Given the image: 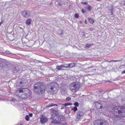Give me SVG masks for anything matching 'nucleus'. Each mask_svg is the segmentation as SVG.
I'll list each match as a JSON object with an SVG mask.
<instances>
[{"label": "nucleus", "instance_id": "1", "mask_svg": "<svg viewBox=\"0 0 125 125\" xmlns=\"http://www.w3.org/2000/svg\"><path fill=\"white\" fill-rule=\"evenodd\" d=\"M33 90L37 94H41L45 92V85L43 83L37 82L34 85Z\"/></svg>", "mask_w": 125, "mask_h": 125}, {"label": "nucleus", "instance_id": "2", "mask_svg": "<svg viewBox=\"0 0 125 125\" xmlns=\"http://www.w3.org/2000/svg\"><path fill=\"white\" fill-rule=\"evenodd\" d=\"M15 94L17 96L23 99H26L30 96L31 93L27 88H22L17 90Z\"/></svg>", "mask_w": 125, "mask_h": 125}, {"label": "nucleus", "instance_id": "3", "mask_svg": "<svg viewBox=\"0 0 125 125\" xmlns=\"http://www.w3.org/2000/svg\"><path fill=\"white\" fill-rule=\"evenodd\" d=\"M56 84L54 83H52L48 85L47 87V90L48 93L51 94L56 93L57 92L56 87Z\"/></svg>", "mask_w": 125, "mask_h": 125}, {"label": "nucleus", "instance_id": "4", "mask_svg": "<svg viewBox=\"0 0 125 125\" xmlns=\"http://www.w3.org/2000/svg\"><path fill=\"white\" fill-rule=\"evenodd\" d=\"M80 87V85L77 82H73L70 84V89L73 92L77 91Z\"/></svg>", "mask_w": 125, "mask_h": 125}, {"label": "nucleus", "instance_id": "5", "mask_svg": "<svg viewBox=\"0 0 125 125\" xmlns=\"http://www.w3.org/2000/svg\"><path fill=\"white\" fill-rule=\"evenodd\" d=\"M65 115H59L58 116L56 117L55 120L54 122V123L55 124L59 125L62 123L63 121L65 120Z\"/></svg>", "mask_w": 125, "mask_h": 125}, {"label": "nucleus", "instance_id": "6", "mask_svg": "<svg viewBox=\"0 0 125 125\" xmlns=\"http://www.w3.org/2000/svg\"><path fill=\"white\" fill-rule=\"evenodd\" d=\"M8 64L6 60H5L0 62V70H4L7 68L8 67Z\"/></svg>", "mask_w": 125, "mask_h": 125}, {"label": "nucleus", "instance_id": "7", "mask_svg": "<svg viewBox=\"0 0 125 125\" xmlns=\"http://www.w3.org/2000/svg\"><path fill=\"white\" fill-rule=\"evenodd\" d=\"M94 125H108L107 122L105 120H97L94 122Z\"/></svg>", "mask_w": 125, "mask_h": 125}, {"label": "nucleus", "instance_id": "8", "mask_svg": "<svg viewBox=\"0 0 125 125\" xmlns=\"http://www.w3.org/2000/svg\"><path fill=\"white\" fill-rule=\"evenodd\" d=\"M95 103L96 107L99 109H101L103 108L102 105L105 103L104 101H98L94 103Z\"/></svg>", "mask_w": 125, "mask_h": 125}, {"label": "nucleus", "instance_id": "9", "mask_svg": "<svg viewBox=\"0 0 125 125\" xmlns=\"http://www.w3.org/2000/svg\"><path fill=\"white\" fill-rule=\"evenodd\" d=\"M50 111L51 113L54 114L56 117L58 116L59 114L60 113L59 111L55 110L53 108L51 109Z\"/></svg>", "mask_w": 125, "mask_h": 125}, {"label": "nucleus", "instance_id": "10", "mask_svg": "<svg viewBox=\"0 0 125 125\" xmlns=\"http://www.w3.org/2000/svg\"><path fill=\"white\" fill-rule=\"evenodd\" d=\"M22 15L24 17L27 18L30 16V13L29 12L26 10L23 11L22 12Z\"/></svg>", "mask_w": 125, "mask_h": 125}, {"label": "nucleus", "instance_id": "11", "mask_svg": "<svg viewBox=\"0 0 125 125\" xmlns=\"http://www.w3.org/2000/svg\"><path fill=\"white\" fill-rule=\"evenodd\" d=\"M84 114L81 111H79L77 113L76 117V120L78 121L81 118V116H82Z\"/></svg>", "mask_w": 125, "mask_h": 125}, {"label": "nucleus", "instance_id": "12", "mask_svg": "<svg viewBox=\"0 0 125 125\" xmlns=\"http://www.w3.org/2000/svg\"><path fill=\"white\" fill-rule=\"evenodd\" d=\"M47 121V118L44 117H42L40 118V122L42 124H44Z\"/></svg>", "mask_w": 125, "mask_h": 125}, {"label": "nucleus", "instance_id": "13", "mask_svg": "<svg viewBox=\"0 0 125 125\" xmlns=\"http://www.w3.org/2000/svg\"><path fill=\"white\" fill-rule=\"evenodd\" d=\"M64 67L66 68V66H64L63 65H62L60 66H57L56 68L59 70H62V69Z\"/></svg>", "mask_w": 125, "mask_h": 125}, {"label": "nucleus", "instance_id": "14", "mask_svg": "<svg viewBox=\"0 0 125 125\" xmlns=\"http://www.w3.org/2000/svg\"><path fill=\"white\" fill-rule=\"evenodd\" d=\"M68 66H66V68H72L75 66V64L74 63H70L68 64Z\"/></svg>", "mask_w": 125, "mask_h": 125}, {"label": "nucleus", "instance_id": "15", "mask_svg": "<svg viewBox=\"0 0 125 125\" xmlns=\"http://www.w3.org/2000/svg\"><path fill=\"white\" fill-rule=\"evenodd\" d=\"M31 19H28L26 21V23L28 25H30L31 23Z\"/></svg>", "mask_w": 125, "mask_h": 125}, {"label": "nucleus", "instance_id": "16", "mask_svg": "<svg viewBox=\"0 0 125 125\" xmlns=\"http://www.w3.org/2000/svg\"><path fill=\"white\" fill-rule=\"evenodd\" d=\"M54 106H58L57 104H54L53 103H51L49 104L47 106V107H52Z\"/></svg>", "mask_w": 125, "mask_h": 125}, {"label": "nucleus", "instance_id": "17", "mask_svg": "<svg viewBox=\"0 0 125 125\" xmlns=\"http://www.w3.org/2000/svg\"><path fill=\"white\" fill-rule=\"evenodd\" d=\"M114 9V8L112 6L111 7V9H109V11H110L109 13L111 14V15H113V10Z\"/></svg>", "mask_w": 125, "mask_h": 125}, {"label": "nucleus", "instance_id": "18", "mask_svg": "<svg viewBox=\"0 0 125 125\" xmlns=\"http://www.w3.org/2000/svg\"><path fill=\"white\" fill-rule=\"evenodd\" d=\"M93 45V44H91V43L87 44H86L85 46V48H88L92 46Z\"/></svg>", "mask_w": 125, "mask_h": 125}, {"label": "nucleus", "instance_id": "19", "mask_svg": "<svg viewBox=\"0 0 125 125\" xmlns=\"http://www.w3.org/2000/svg\"><path fill=\"white\" fill-rule=\"evenodd\" d=\"M88 20L90 22V23L92 24H93L94 22V19L92 18H88Z\"/></svg>", "mask_w": 125, "mask_h": 125}, {"label": "nucleus", "instance_id": "20", "mask_svg": "<svg viewBox=\"0 0 125 125\" xmlns=\"http://www.w3.org/2000/svg\"><path fill=\"white\" fill-rule=\"evenodd\" d=\"M74 112H75L77 110V108L76 106H74L73 108L71 109Z\"/></svg>", "mask_w": 125, "mask_h": 125}, {"label": "nucleus", "instance_id": "21", "mask_svg": "<svg viewBox=\"0 0 125 125\" xmlns=\"http://www.w3.org/2000/svg\"><path fill=\"white\" fill-rule=\"evenodd\" d=\"M72 104L71 103H65L62 105H64V106H66L68 105H72Z\"/></svg>", "mask_w": 125, "mask_h": 125}, {"label": "nucleus", "instance_id": "22", "mask_svg": "<svg viewBox=\"0 0 125 125\" xmlns=\"http://www.w3.org/2000/svg\"><path fill=\"white\" fill-rule=\"evenodd\" d=\"M87 9L89 11H90L91 10V7L90 5H88L87 6Z\"/></svg>", "mask_w": 125, "mask_h": 125}, {"label": "nucleus", "instance_id": "23", "mask_svg": "<svg viewBox=\"0 0 125 125\" xmlns=\"http://www.w3.org/2000/svg\"><path fill=\"white\" fill-rule=\"evenodd\" d=\"M29 116L28 115H26L25 117V119L27 121H29Z\"/></svg>", "mask_w": 125, "mask_h": 125}, {"label": "nucleus", "instance_id": "24", "mask_svg": "<svg viewBox=\"0 0 125 125\" xmlns=\"http://www.w3.org/2000/svg\"><path fill=\"white\" fill-rule=\"evenodd\" d=\"M74 105L76 107L79 106V104L78 102H75L74 104Z\"/></svg>", "mask_w": 125, "mask_h": 125}, {"label": "nucleus", "instance_id": "25", "mask_svg": "<svg viewBox=\"0 0 125 125\" xmlns=\"http://www.w3.org/2000/svg\"><path fill=\"white\" fill-rule=\"evenodd\" d=\"M94 30V28H89L88 30L89 31H92Z\"/></svg>", "mask_w": 125, "mask_h": 125}, {"label": "nucleus", "instance_id": "26", "mask_svg": "<svg viewBox=\"0 0 125 125\" xmlns=\"http://www.w3.org/2000/svg\"><path fill=\"white\" fill-rule=\"evenodd\" d=\"M74 17L76 18H78L79 17V15L78 14H75L74 15Z\"/></svg>", "mask_w": 125, "mask_h": 125}, {"label": "nucleus", "instance_id": "27", "mask_svg": "<svg viewBox=\"0 0 125 125\" xmlns=\"http://www.w3.org/2000/svg\"><path fill=\"white\" fill-rule=\"evenodd\" d=\"M121 61V60H112L110 61L109 62H119Z\"/></svg>", "mask_w": 125, "mask_h": 125}, {"label": "nucleus", "instance_id": "28", "mask_svg": "<svg viewBox=\"0 0 125 125\" xmlns=\"http://www.w3.org/2000/svg\"><path fill=\"white\" fill-rule=\"evenodd\" d=\"M66 99L67 101H69L71 99V98L70 97H68L66 98Z\"/></svg>", "mask_w": 125, "mask_h": 125}, {"label": "nucleus", "instance_id": "29", "mask_svg": "<svg viewBox=\"0 0 125 125\" xmlns=\"http://www.w3.org/2000/svg\"><path fill=\"white\" fill-rule=\"evenodd\" d=\"M23 83H23L22 82H21L20 83V86H23Z\"/></svg>", "mask_w": 125, "mask_h": 125}, {"label": "nucleus", "instance_id": "30", "mask_svg": "<svg viewBox=\"0 0 125 125\" xmlns=\"http://www.w3.org/2000/svg\"><path fill=\"white\" fill-rule=\"evenodd\" d=\"M60 31L61 33H59V32L58 33L60 35H62L63 34V32L61 30H59V31Z\"/></svg>", "mask_w": 125, "mask_h": 125}, {"label": "nucleus", "instance_id": "31", "mask_svg": "<svg viewBox=\"0 0 125 125\" xmlns=\"http://www.w3.org/2000/svg\"><path fill=\"white\" fill-rule=\"evenodd\" d=\"M16 68V67H15L14 68V70H13V72H14L15 73H17V71L16 70V69H15Z\"/></svg>", "mask_w": 125, "mask_h": 125}, {"label": "nucleus", "instance_id": "32", "mask_svg": "<svg viewBox=\"0 0 125 125\" xmlns=\"http://www.w3.org/2000/svg\"><path fill=\"white\" fill-rule=\"evenodd\" d=\"M81 4H83L86 5L88 4V3L86 2H82Z\"/></svg>", "mask_w": 125, "mask_h": 125}, {"label": "nucleus", "instance_id": "33", "mask_svg": "<svg viewBox=\"0 0 125 125\" xmlns=\"http://www.w3.org/2000/svg\"><path fill=\"white\" fill-rule=\"evenodd\" d=\"M82 34L83 36L84 37H85V35L84 32H82Z\"/></svg>", "mask_w": 125, "mask_h": 125}, {"label": "nucleus", "instance_id": "34", "mask_svg": "<svg viewBox=\"0 0 125 125\" xmlns=\"http://www.w3.org/2000/svg\"><path fill=\"white\" fill-rule=\"evenodd\" d=\"M54 115H53V114H52L51 117V119H54Z\"/></svg>", "mask_w": 125, "mask_h": 125}, {"label": "nucleus", "instance_id": "35", "mask_svg": "<svg viewBox=\"0 0 125 125\" xmlns=\"http://www.w3.org/2000/svg\"><path fill=\"white\" fill-rule=\"evenodd\" d=\"M6 53H7L8 54H11L10 52L8 51H6Z\"/></svg>", "mask_w": 125, "mask_h": 125}, {"label": "nucleus", "instance_id": "36", "mask_svg": "<svg viewBox=\"0 0 125 125\" xmlns=\"http://www.w3.org/2000/svg\"><path fill=\"white\" fill-rule=\"evenodd\" d=\"M29 115L30 117H32V113H30L29 114Z\"/></svg>", "mask_w": 125, "mask_h": 125}, {"label": "nucleus", "instance_id": "37", "mask_svg": "<svg viewBox=\"0 0 125 125\" xmlns=\"http://www.w3.org/2000/svg\"><path fill=\"white\" fill-rule=\"evenodd\" d=\"M82 13H84L85 12V11L83 10V9H82Z\"/></svg>", "mask_w": 125, "mask_h": 125}, {"label": "nucleus", "instance_id": "38", "mask_svg": "<svg viewBox=\"0 0 125 125\" xmlns=\"http://www.w3.org/2000/svg\"><path fill=\"white\" fill-rule=\"evenodd\" d=\"M57 4H58L60 6H62V4L60 3H58Z\"/></svg>", "mask_w": 125, "mask_h": 125}, {"label": "nucleus", "instance_id": "39", "mask_svg": "<svg viewBox=\"0 0 125 125\" xmlns=\"http://www.w3.org/2000/svg\"><path fill=\"white\" fill-rule=\"evenodd\" d=\"M3 23L2 21H1L0 22V26L1 24Z\"/></svg>", "mask_w": 125, "mask_h": 125}, {"label": "nucleus", "instance_id": "40", "mask_svg": "<svg viewBox=\"0 0 125 125\" xmlns=\"http://www.w3.org/2000/svg\"><path fill=\"white\" fill-rule=\"evenodd\" d=\"M122 73H125V70H124L123 72H122Z\"/></svg>", "mask_w": 125, "mask_h": 125}, {"label": "nucleus", "instance_id": "41", "mask_svg": "<svg viewBox=\"0 0 125 125\" xmlns=\"http://www.w3.org/2000/svg\"><path fill=\"white\" fill-rule=\"evenodd\" d=\"M63 125H67V124L66 123H65Z\"/></svg>", "mask_w": 125, "mask_h": 125}, {"label": "nucleus", "instance_id": "42", "mask_svg": "<svg viewBox=\"0 0 125 125\" xmlns=\"http://www.w3.org/2000/svg\"><path fill=\"white\" fill-rule=\"evenodd\" d=\"M85 23L86 24L87 23V22H86V20H85Z\"/></svg>", "mask_w": 125, "mask_h": 125}, {"label": "nucleus", "instance_id": "43", "mask_svg": "<svg viewBox=\"0 0 125 125\" xmlns=\"http://www.w3.org/2000/svg\"><path fill=\"white\" fill-rule=\"evenodd\" d=\"M102 91H99L98 92H101Z\"/></svg>", "mask_w": 125, "mask_h": 125}, {"label": "nucleus", "instance_id": "44", "mask_svg": "<svg viewBox=\"0 0 125 125\" xmlns=\"http://www.w3.org/2000/svg\"><path fill=\"white\" fill-rule=\"evenodd\" d=\"M63 109V108L62 107L61 108V109Z\"/></svg>", "mask_w": 125, "mask_h": 125}, {"label": "nucleus", "instance_id": "45", "mask_svg": "<svg viewBox=\"0 0 125 125\" xmlns=\"http://www.w3.org/2000/svg\"><path fill=\"white\" fill-rule=\"evenodd\" d=\"M59 32V33H60V32H60V31H59V30L58 31V32Z\"/></svg>", "mask_w": 125, "mask_h": 125}, {"label": "nucleus", "instance_id": "46", "mask_svg": "<svg viewBox=\"0 0 125 125\" xmlns=\"http://www.w3.org/2000/svg\"><path fill=\"white\" fill-rule=\"evenodd\" d=\"M50 125H53V124H51Z\"/></svg>", "mask_w": 125, "mask_h": 125}, {"label": "nucleus", "instance_id": "47", "mask_svg": "<svg viewBox=\"0 0 125 125\" xmlns=\"http://www.w3.org/2000/svg\"><path fill=\"white\" fill-rule=\"evenodd\" d=\"M20 125H22V124H21Z\"/></svg>", "mask_w": 125, "mask_h": 125}]
</instances>
